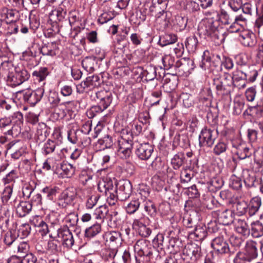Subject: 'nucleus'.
<instances>
[{
    "instance_id": "nucleus-1",
    "label": "nucleus",
    "mask_w": 263,
    "mask_h": 263,
    "mask_svg": "<svg viewBox=\"0 0 263 263\" xmlns=\"http://www.w3.org/2000/svg\"><path fill=\"white\" fill-rule=\"evenodd\" d=\"M216 18H209L200 23L198 31L200 35L204 36L205 39L214 42L216 45L222 44L226 38V32L220 26L218 14L216 12Z\"/></svg>"
},
{
    "instance_id": "nucleus-2",
    "label": "nucleus",
    "mask_w": 263,
    "mask_h": 263,
    "mask_svg": "<svg viewBox=\"0 0 263 263\" xmlns=\"http://www.w3.org/2000/svg\"><path fill=\"white\" fill-rule=\"evenodd\" d=\"M134 251L141 260L145 263H155L161 258L159 251L145 239L138 240L134 246Z\"/></svg>"
},
{
    "instance_id": "nucleus-3",
    "label": "nucleus",
    "mask_w": 263,
    "mask_h": 263,
    "mask_svg": "<svg viewBox=\"0 0 263 263\" xmlns=\"http://www.w3.org/2000/svg\"><path fill=\"white\" fill-rule=\"evenodd\" d=\"M12 64L8 62L2 63L0 70L4 71L7 76V82L12 87H15L27 81L29 78L28 71L25 69L15 70V72L10 71L13 70Z\"/></svg>"
},
{
    "instance_id": "nucleus-4",
    "label": "nucleus",
    "mask_w": 263,
    "mask_h": 263,
    "mask_svg": "<svg viewBox=\"0 0 263 263\" xmlns=\"http://www.w3.org/2000/svg\"><path fill=\"white\" fill-rule=\"evenodd\" d=\"M98 190L100 192H104L107 196V202L110 205H114L118 199L117 187H115L112 182H101L98 184Z\"/></svg>"
},
{
    "instance_id": "nucleus-5",
    "label": "nucleus",
    "mask_w": 263,
    "mask_h": 263,
    "mask_svg": "<svg viewBox=\"0 0 263 263\" xmlns=\"http://www.w3.org/2000/svg\"><path fill=\"white\" fill-rule=\"evenodd\" d=\"M217 132L204 127L199 135V143L200 147L207 146L211 147L214 144L217 137Z\"/></svg>"
},
{
    "instance_id": "nucleus-6",
    "label": "nucleus",
    "mask_w": 263,
    "mask_h": 263,
    "mask_svg": "<svg viewBox=\"0 0 263 263\" xmlns=\"http://www.w3.org/2000/svg\"><path fill=\"white\" fill-rule=\"evenodd\" d=\"M180 233V228L176 224L173 227L172 230H170L168 235L170 237L167 247L171 251L177 252L182 247V242L177 238Z\"/></svg>"
},
{
    "instance_id": "nucleus-7",
    "label": "nucleus",
    "mask_w": 263,
    "mask_h": 263,
    "mask_svg": "<svg viewBox=\"0 0 263 263\" xmlns=\"http://www.w3.org/2000/svg\"><path fill=\"white\" fill-rule=\"evenodd\" d=\"M211 247L216 252L221 254H229L231 255L235 252V249L230 248L222 237H217L213 239Z\"/></svg>"
},
{
    "instance_id": "nucleus-8",
    "label": "nucleus",
    "mask_w": 263,
    "mask_h": 263,
    "mask_svg": "<svg viewBox=\"0 0 263 263\" xmlns=\"http://www.w3.org/2000/svg\"><path fill=\"white\" fill-rule=\"evenodd\" d=\"M100 78L97 75L89 76L77 86V92L79 93H83L87 90H92L100 85Z\"/></svg>"
},
{
    "instance_id": "nucleus-9",
    "label": "nucleus",
    "mask_w": 263,
    "mask_h": 263,
    "mask_svg": "<svg viewBox=\"0 0 263 263\" xmlns=\"http://www.w3.org/2000/svg\"><path fill=\"white\" fill-rule=\"evenodd\" d=\"M57 236L64 246L70 248L74 245V240L71 232L67 226H63L58 230Z\"/></svg>"
},
{
    "instance_id": "nucleus-10",
    "label": "nucleus",
    "mask_w": 263,
    "mask_h": 263,
    "mask_svg": "<svg viewBox=\"0 0 263 263\" xmlns=\"http://www.w3.org/2000/svg\"><path fill=\"white\" fill-rule=\"evenodd\" d=\"M212 215L217 219L218 221L223 225H229L235 221L234 213L231 210L222 209L213 211Z\"/></svg>"
},
{
    "instance_id": "nucleus-11",
    "label": "nucleus",
    "mask_w": 263,
    "mask_h": 263,
    "mask_svg": "<svg viewBox=\"0 0 263 263\" xmlns=\"http://www.w3.org/2000/svg\"><path fill=\"white\" fill-rule=\"evenodd\" d=\"M45 92L43 86L38 88L34 91L27 90L23 93V98L25 101L30 105L34 106L42 98Z\"/></svg>"
},
{
    "instance_id": "nucleus-12",
    "label": "nucleus",
    "mask_w": 263,
    "mask_h": 263,
    "mask_svg": "<svg viewBox=\"0 0 263 263\" xmlns=\"http://www.w3.org/2000/svg\"><path fill=\"white\" fill-rule=\"evenodd\" d=\"M77 196L76 189L73 187H68L64 190L60 195L58 199V204L63 207L71 204Z\"/></svg>"
},
{
    "instance_id": "nucleus-13",
    "label": "nucleus",
    "mask_w": 263,
    "mask_h": 263,
    "mask_svg": "<svg viewBox=\"0 0 263 263\" xmlns=\"http://www.w3.org/2000/svg\"><path fill=\"white\" fill-rule=\"evenodd\" d=\"M183 254L192 260H196L202 255L201 247L196 243L187 244L183 250Z\"/></svg>"
},
{
    "instance_id": "nucleus-14",
    "label": "nucleus",
    "mask_w": 263,
    "mask_h": 263,
    "mask_svg": "<svg viewBox=\"0 0 263 263\" xmlns=\"http://www.w3.org/2000/svg\"><path fill=\"white\" fill-rule=\"evenodd\" d=\"M118 189H117L118 199L124 201L128 199L132 192V186L129 181H122L118 183Z\"/></svg>"
},
{
    "instance_id": "nucleus-15",
    "label": "nucleus",
    "mask_w": 263,
    "mask_h": 263,
    "mask_svg": "<svg viewBox=\"0 0 263 263\" xmlns=\"http://www.w3.org/2000/svg\"><path fill=\"white\" fill-rule=\"evenodd\" d=\"M167 2L166 0H156L153 1L152 5L149 7L151 12H155L156 16L159 18L161 16L166 17L167 15V12L165 11L167 7Z\"/></svg>"
},
{
    "instance_id": "nucleus-16",
    "label": "nucleus",
    "mask_w": 263,
    "mask_h": 263,
    "mask_svg": "<svg viewBox=\"0 0 263 263\" xmlns=\"http://www.w3.org/2000/svg\"><path fill=\"white\" fill-rule=\"evenodd\" d=\"M153 152V147L147 143L139 144L136 146V154L141 160H148L151 156Z\"/></svg>"
},
{
    "instance_id": "nucleus-17",
    "label": "nucleus",
    "mask_w": 263,
    "mask_h": 263,
    "mask_svg": "<svg viewBox=\"0 0 263 263\" xmlns=\"http://www.w3.org/2000/svg\"><path fill=\"white\" fill-rule=\"evenodd\" d=\"M121 134V138L118 141V149L132 148V135L130 131L124 129L122 130Z\"/></svg>"
},
{
    "instance_id": "nucleus-18",
    "label": "nucleus",
    "mask_w": 263,
    "mask_h": 263,
    "mask_svg": "<svg viewBox=\"0 0 263 263\" xmlns=\"http://www.w3.org/2000/svg\"><path fill=\"white\" fill-rule=\"evenodd\" d=\"M233 147L236 149V153L240 159L249 158L252 155L250 148L245 142H234L233 143Z\"/></svg>"
},
{
    "instance_id": "nucleus-19",
    "label": "nucleus",
    "mask_w": 263,
    "mask_h": 263,
    "mask_svg": "<svg viewBox=\"0 0 263 263\" xmlns=\"http://www.w3.org/2000/svg\"><path fill=\"white\" fill-rule=\"evenodd\" d=\"M98 103L105 110L110 104L112 100L111 93L104 91H98L96 93Z\"/></svg>"
},
{
    "instance_id": "nucleus-20",
    "label": "nucleus",
    "mask_w": 263,
    "mask_h": 263,
    "mask_svg": "<svg viewBox=\"0 0 263 263\" xmlns=\"http://www.w3.org/2000/svg\"><path fill=\"white\" fill-rule=\"evenodd\" d=\"M66 10L60 7L51 11L49 13V20L51 22H52L53 24H55L54 25H55L66 20L65 17L66 15Z\"/></svg>"
},
{
    "instance_id": "nucleus-21",
    "label": "nucleus",
    "mask_w": 263,
    "mask_h": 263,
    "mask_svg": "<svg viewBox=\"0 0 263 263\" xmlns=\"http://www.w3.org/2000/svg\"><path fill=\"white\" fill-rule=\"evenodd\" d=\"M233 224L234 229L238 233L246 237L250 235V228L245 220L240 218H235Z\"/></svg>"
},
{
    "instance_id": "nucleus-22",
    "label": "nucleus",
    "mask_w": 263,
    "mask_h": 263,
    "mask_svg": "<svg viewBox=\"0 0 263 263\" xmlns=\"http://www.w3.org/2000/svg\"><path fill=\"white\" fill-rule=\"evenodd\" d=\"M40 52L43 55L55 56L59 52L58 44L54 42L44 44L40 49Z\"/></svg>"
},
{
    "instance_id": "nucleus-23",
    "label": "nucleus",
    "mask_w": 263,
    "mask_h": 263,
    "mask_svg": "<svg viewBox=\"0 0 263 263\" xmlns=\"http://www.w3.org/2000/svg\"><path fill=\"white\" fill-rule=\"evenodd\" d=\"M190 237L196 241H202L207 236L206 228L204 225L196 226L193 231L189 232Z\"/></svg>"
},
{
    "instance_id": "nucleus-24",
    "label": "nucleus",
    "mask_w": 263,
    "mask_h": 263,
    "mask_svg": "<svg viewBox=\"0 0 263 263\" xmlns=\"http://www.w3.org/2000/svg\"><path fill=\"white\" fill-rule=\"evenodd\" d=\"M193 61L192 60H189L187 64L186 63H183L180 61L178 60L174 65L175 72L173 74L182 76L188 74L190 72V69L188 67V65L189 64L193 65Z\"/></svg>"
},
{
    "instance_id": "nucleus-25",
    "label": "nucleus",
    "mask_w": 263,
    "mask_h": 263,
    "mask_svg": "<svg viewBox=\"0 0 263 263\" xmlns=\"http://www.w3.org/2000/svg\"><path fill=\"white\" fill-rule=\"evenodd\" d=\"M259 246V244L253 240L247 242L245 247L246 253L245 254L248 257L250 261L257 257L258 255L257 248Z\"/></svg>"
},
{
    "instance_id": "nucleus-26",
    "label": "nucleus",
    "mask_w": 263,
    "mask_h": 263,
    "mask_svg": "<svg viewBox=\"0 0 263 263\" xmlns=\"http://www.w3.org/2000/svg\"><path fill=\"white\" fill-rule=\"evenodd\" d=\"M72 25L67 20L55 25H52V31L54 32H60L64 35L71 33Z\"/></svg>"
},
{
    "instance_id": "nucleus-27",
    "label": "nucleus",
    "mask_w": 263,
    "mask_h": 263,
    "mask_svg": "<svg viewBox=\"0 0 263 263\" xmlns=\"http://www.w3.org/2000/svg\"><path fill=\"white\" fill-rule=\"evenodd\" d=\"M133 226L137 230L139 234L143 237H148L152 231L149 228H148L140 219H135L133 222Z\"/></svg>"
},
{
    "instance_id": "nucleus-28",
    "label": "nucleus",
    "mask_w": 263,
    "mask_h": 263,
    "mask_svg": "<svg viewBox=\"0 0 263 263\" xmlns=\"http://www.w3.org/2000/svg\"><path fill=\"white\" fill-rule=\"evenodd\" d=\"M233 78L234 81V86L239 89L245 88L246 86V75H245L244 71H236L233 73Z\"/></svg>"
},
{
    "instance_id": "nucleus-29",
    "label": "nucleus",
    "mask_w": 263,
    "mask_h": 263,
    "mask_svg": "<svg viewBox=\"0 0 263 263\" xmlns=\"http://www.w3.org/2000/svg\"><path fill=\"white\" fill-rule=\"evenodd\" d=\"M19 13L16 10L3 9L1 12V17L6 20L7 23H15L18 20Z\"/></svg>"
},
{
    "instance_id": "nucleus-30",
    "label": "nucleus",
    "mask_w": 263,
    "mask_h": 263,
    "mask_svg": "<svg viewBox=\"0 0 263 263\" xmlns=\"http://www.w3.org/2000/svg\"><path fill=\"white\" fill-rule=\"evenodd\" d=\"M32 205L29 201H21L16 208V212L20 217L25 216L31 211Z\"/></svg>"
},
{
    "instance_id": "nucleus-31",
    "label": "nucleus",
    "mask_w": 263,
    "mask_h": 263,
    "mask_svg": "<svg viewBox=\"0 0 263 263\" xmlns=\"http://www.w3.org/2000/svg\"><path fill=\"white\" fill-rule=\"evenodd\" d=\"M213 85L215 87L216 93L219 96H225L229 95L231 92L229 87L224 86V83L220 79L216 77L213 79Z\"/></svg>"
},
{
    "instance_id": "nucleus-32",
    "label": "nucleus",
    "mask_w": 263,
    "mask_h": 263,
    "mask_svg": "<svg viewBox=\"0 0 263 263\" xmlns=\"http://www.w3.org/2000/svg\"><path fill=\"white\" fill-rule=\"evenodd\" d=\"M36 257L31 253L27 254L22 259L16 256H12L8 260V263H36Z\"/></svg>"
},
{
    "instance_id": "nucleus-33",
    "label": "nucleus",
    "mask_w": 263,
    "mask_h": 263,
    "mask_svg": "<svg viewBox=\"0 0 263 263\" xmlns=\"http://www.w3.org/2000/svg\"><path fill=\"white\" fill-rule=\"evenodd\" d=\"M49 73L50 72L48 68L41 67L32 72V77L35 81L39 82H44Z\"/></svg>"
},
{
    "instance_id": "nucleus-34",
    "label": "nucleus",
    "mask_w": 263,
    "mask_h": 263,
    "mask_svg": "<svg viewBox=\"0 0 263 263\" xmlns=\"http://www.w3.org/2000/svg\"><path fill=\"white\" fill-rule=\"evenodd\" d=\"M239 37L240 41L245 46L252 47L255 44L254 34L247 31L242 32Z\"/></svg>"
},
{
    "instance_id": "nucleus-35",
    "label": "nucleus",
    "mask_w": 263,
    "mask_h": 263,
    "mask_svg": "<svg viewBox=\"0 0 263 263\" xmlns=\"http://www.w3.org/2000/svg\"><path fill=\"white\" fill-rule=\"evenodd\" d=\"M141 75L146 81H152L157 77L156 67L152 65L147 66L141 72Z\"/></svg>"
},
{
    "instance_id": "nucleus-36",
    "label": "nucleus",
    "mask_w": 263,
    "mask_h": 263,
    "mask_svg": "<svg viewBox=\"0 0 263 263\" xmlns=\"http://www.w3.org/2000/svg\"><path fill=\"white\" fill-rule=\"evenodd\" d=\"M48 135V127L44 123H39L36 129L35 136L39 142L44 141Z\"/></svg>"
},
{
    "instance_id": "nucleus-37",
    "label": "nucleus",
    "mask_w": 263,
    "mask_h": 263,
    "mask_svg": "<svg viewBox=\"0 0 263 263\" xmlns=\"http://www.w3.org/2000/svg\"><path fill=\"white\" fill-rule=\"evenodd\" d=\"M56 143L51 140H48L44 143L42 148V152L43 155L47 156L58 151Z\"/></svg>"
},
{
    "instance_id": "nucleus-38",
    "label": "nucleus",
    "mask_w": 263,
    "mask_h": 263,
    "mask_svg": "<svg viewBox=\"0 0 263 263\" xmlns=\"http://www.w3.org/2000/svg\"><path fill=\"white\" fill-rule=\"evenodd\" d=\"M184 154L178 153L175 154L171 159V165L175 170L179 169L184 163L185 160Z\"/></svg>"
},
{
    "instance_id": "nucleus-39",
    "label": "nucleus",
    "mask_w": 263,
    "mask_h": 263,
    "mask_svg": "<svg viewBox=\"0 0 263 263\" xmlns=\"http://www.w3.org/2000/svg\"><path fill=\"white\" fill-rule=\"evenodd\" d=\"M113 143L112 137L107 135L98 140L97 145L98 146L100 150H104L106 148L111 147L113 145Z\"/></svg>"
},
{
    "instance_id": "nucleus-40",
    "label": "nucleus",
    "mask_w": 263,
    "mask_h": 263,
    "mask_svg": "<svg viewBox=\"0 0 263 263\" xmlns=\"http://www.w3.org/2000/svg\"><path fill=\"white\" fill-rule=\"evenodd\" d=\"M109 210L106 205H100L95 210L93 215L97 219L101 220L103 222L104 218L108 217Z\"/></svg>"
},
{
    "instance_id": "nucleus-41",
    "label": "nucleus",
    "mask_w": 263,
    "mask_h": 263,
    "mask_svg": "<svg viewBox=\"0 0 263 263\" xmlns=\"http://www.w3.org/2000/svg\"><path fill=\"white\" fill-rule=\"evenodd\" d=\"M117 251L111 249H104L102 253V258L107 263H115L114 258L116 256Z\"/></svg>"
},
{
    "instance_id": "nucleus-42",
    "label": "nucleus",
    "mask_w": 263,
    "mask_h": 263,
    "mask_svg": "<svg viewBox=\"0 0 263 263\" xmlns=\"http://www.w3.org/2000/svg\"><path fill=\"white\" fill-rule=\"evenodd\" d=\"M61 169L66 177L70 178L74 174L77 167L70 163H63L61 164Z\"/></svg>"
},
{
    "instance_id": "nucleus-43",
    "label": "nucleus",
    "mask_w": 263,
    "mask_h": 263,
    "mask_svg": "<svg viewBox=\"0 0 263 263\" xmlns=\"http://www.w3.org/2000/svg\"><path fill=\"white\" fill-rule=\"evenodd\" d=\"M102 230L100 223H96L85 229V236L86 237H93L100 233Z\"/></svg>"
},
{
    "instance_id": "nucleus-44",
    "label": "nucleus",
    "mask_w": 263,
    "mask_h": 263,
    "mask_svg": "<svg viewBox=\"0 0 263 263\" xmlns=\"http://www.w3.org/2000/svg\"><path fill=\"white\" fill-rule=\"evenodd\" d=\"M251 234L254 238H259L263 236V224L259 221L251 224Z\"/></svg>"
},
{
    "instance_id": "nucleus-45",
    "label": "nucleus",
    "mask_w": 263,
    "mask_h": 263,
    "mask_svg": "<svg viewBox=\"0 0 263 263\" xmlns=\"http://www.w3.org/2000/svg\"><path fill=\"white\" fill-rule=\"evenodd\" d=\"M185 47L189 52H194L198 46V40L195 35L186 38L185 42Z\"/></svg>"
},
{
    "instance_id": "nucleus-46",
    "label": "nucleus",
    "mask_w": 263,
    "mask_h": 263,
    "mask_svg": "<svg viewBox=\"0 0 263 263\" xmlns=\"http://www.w3.org/2000/svg\"><path fill=\"white\" fill-rule=\"evenodd\" d=\"M177 40V36L174 34H166L161 36L159 40V43L162 46L172 44L175 43Z\"/></svg>"
},
{
    "instance_id": "nucleus-47",
    "label": "nucleus",
    "mask_w": 263,
    "mask_h": 263,
    "mask_svg": "<svg viewBox=\"0 0 263 263\" xmlns=\"http://www.w3.org/2000/svg\"><path fill=\"white\" fill-rule=\"evenodd\" d=\"M187 25V18L185 16L177 15L174 20V26L179 31L183 30L185 29Z\"/></svg>"
},
{
    "instance_id": "nucleus-48",
    "label": "nucleus",
    "mask_w": 263,
    "mask_h": 263,
    "mask_svg": "<svg viewBox=\"0 0 263 263\" xmlns=\"http://www.w3.org/2000/svg\"><path fill=\"white\" fill-rule=\"evenodd\" d=\"M261 205V200L258 198H253L249 207V213L250 216L254 215L259 210Z\"/></svg>"
},
{
    "instance_id": "nucleus-49",
    "label": "nucleus",
    "mask_w": 263,
    "mask_h": 263,
    "mask_svg": "<svg viewBox=\"0 0 263 263\" xmlns=\"http://www.w3.org/2000/svg\"><path fill=\"white\" fill-rule=\"evenodd\" d=\"M228 147V144L226 142L223 141H219L213 148V153L216 156H219L226 152Z\"/></svg>"
},
{
    "instance_id": "nucleus-50",
    "label": "nucleus",
    "mask_w": 263,
    "mask_h": 263,
    "mask_svg": "<svg viewBox=\"0 0 263 263\" xmlns=\"http://www.w3.org/2000/svg\"><path fill=\"white\" fill-rule=\"evenodd\" d=\"M162 63L163 65L164 69L168 70L174 68L175 59L171 55H165L162 58Z\"/></svg>"
},
{
    "instance_id": "nucleus-51",
    "label": "nucleus",
    "mask_w": 263,
    "mask_h": 263,
    "mask_svg": "<svg viewBox=\"0 0 263 263\" xmlns=\"http://www.w3.org/2000/svg\"><path fill=\"white\" fill-rule=\"evenodd\" d=\"M211 54L210 51L208 50L204 51L202 55V60L200 64V66L203 69L209 68L211 65Z\"/></svg>"
},
{
    "instance_id": "nucleus-52",
    "label": "nucleus",
    "mask_w": 263,
    "mask_h": 263,
    "mask_svg": "<svg viewBox=\"0 0 263 263\" xmlns=\"http://www.w3.org/2000/svg\"><path fill=\"white\" fill-rule=\"evenodd\" d=\"M58 189L55 186H46L42 190V193L47 199L51 200L53 199V197L55 196Z\"/></svg>"
},
{
    "instance_id": "nucleus-53",
    "label": "nucleus",
    "mask_w": 263,
    "mask_h": 263,
    "mask_svg": "<svg viewBox=\"0 0 263 263\" xmlns=\"http://www.w3.org/2000/svg\"><path fill=\"white\" fill-rule=\"evenodd\" d=\"M216 58L218 59V63L219 64L223 66L226 69L230 70L233 68L234 63L232 60L228 57H223V60L221 61L219 55H216Z\"/></svg>"
},
{
    "instance_id": "nucleus-54",
    "label": "nucleus",
    "mask_w": 263,
    "mask_h": 263,
    "mask_svg": "<svg viewBox=\"0 0 263 263\" xmlns=\"http://www.w3.org/2000/svg\"><path fill=\"white\" fill-rule=\"evenodd\" d=\"M61 99L58 93L55 91L50 92L48 97V102L50 107L54 108L59 106Z\"/></svg>"
},
{
    "instance_id": "nucleus-55",
    "label": "nucleus",
    "mask_w": 263,
    "mask_h": 263,
    "mask_svg": "<svg viewBox=\"0 0 263 263\" xmlns=\"http://www.w3.org/2000/svg\"><path fill=\"white\" fill-rule=\"evenodd\" d=\"M140 205L139 199L133 200L126 206V211L129 214H134L138 210Z\"/></svg>"
},
{
    "instance_id": "nucleus-56",
    "label": "nucleus",
    "mask_w": 263,
    "mask_h": 263,
    "mask_svg": "<svg viewBox=\"0 0 263 263\" xmlns=\"http://www.w3.org/2000/svg\"><path fill=\"white\" fill-rule=\"evenodd\" d=\"M223 81L224 86L231 88L233 85L234 86V81L233 76L228 73H224L222 77H218Z\"/></svg>"
},
{
    "instance_id": "nucleus-57",
    "label": "nucleus",
    "mask_w": 263,
    "mask_h": 263,
    "mask_svg": "<svg viewBox=\"0 0 263 263\" xmlns=\"http://www.w3.org/2000/svg\"><path fill=\"white\" fill-rule=\"evenodd\" d=\"M17 236L14 231L7 232L4 237V241L8 246H11L17 239Z\"/></svg>"
},
{
    "instance_id": "nucleus-58",
    "label": "nucleus",
    "mask_w": 263,
    "mask_h": 263,
    "mask_svg": "<svg viewBox=\"0 0 263 263\" xmlns=\"http://www.w3.org/2000/svg\"><path fill=\"white\" fill-rule=\"evenodd\" d=\"M65 220L70 226L74 227L77 225L79 221L78 214L74 213H71L66 216Z\"/></svg>"
},
{
    "instance_id": "nucleus-59",
    "label": "nucleus",
    "mask_w": 263,
    "mask_h": 263,
    "mask_svg": "<svg viewBox=\"0 0 263 263\" xmlns=\"http://www.w3.org/2000/svg\"><path fill=\"white\" fill-rule=\"evenodd\" d=\"M11 120L8 118H3L0 119V127L1 128H7L9 135H12Z\"/></svg>"
},
{
    "instance_id": "nucleus-60",
    "label": "nucleus",
    "mask_w": 263,
    "mask_h": 263,
    "mask_svg": "<svg viewBox=\"0 0 263 263\" xmlns=\"http://www.w3.org/2000/svg\"><path fill=\"white\" fill-rule=\"evenodd\" d=\"M114 17V14L112 12H105L99 16L98 21L100 24H103L112 20Z\"/></svg>"
},
{
    "instance_id": "nucleus-61",
    "label": "nucleus",
    "mask_w": 263,
    "mask_h": 263,
    "mask_svg": "<svg viewBox=\"0 0 263 263\" xmlns=\"http://www.w3.org/2000/svg\"><path fill=\"white\" fill-rule=\"evenodd\" d=\"M255 8L256 10H257V8L250 2H247L244 4H242V7H241L243 13L250 16L252 15V13Z\"/></svg>"
},
{
    "instance_id": "nucleus-62",
    "label": "nucleus",
    "mask_w": 263,
    "mask_h": 263,
    "mask_svg": "<svg viewBox=\"0 0 263 263\" xmlns=\"http://www.w3.org/2000/svg\"><path fill=\"white\" fill-rule=\"evenodd\" d=\"M13 192L12 186L10 185L6 186L3 193L2 199L3 203H7L10 199Z\"/></svg>"
},
{
    "instance_id": "nucleus-63",
    "label": "nucleus",
    "mask_w": 263,
    "mask_h": 263,
    "mask_svg": "<svg viewBox=\"0 0 263 263\" xmlns=\"http://www.w3.org/2000/svg\"><path fill=\"white\" fill-rule=\"evenodd\" d=\"M95 60L93 58L86 57L82 62L83 67L88 71L93 70Z\"/></svg>"
},
{
    "instance_id": "nucleus-64",
    "label": "nucleus",
    "mask_w": 263,
    "mask_h": 263,
    "mask_svg": "<svg viewBox=\"0 0 263 263\" xmlns=\"http://www.w3.org/2000/svg\"><path fill=\"white\" fill-rule=\"evenodd\" d=\"M251 261L248 257L243 253L239 252L233 260L234 263H246Z\"/></svg>"
}]
</instances>
